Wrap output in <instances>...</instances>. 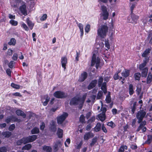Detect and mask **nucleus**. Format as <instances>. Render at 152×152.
I'll return each instance as SVG.
<instances>
[{"label":"nucleus","instance_id":"obj_1","mask_svg":"<svg viewBox=\"0 0 152 152\" xmlns=\"http://www.w3.org/2000/svg\"><path fill=\"white\" fill-rule=\"evenodd\" d=\"M108 27L106 25H103L100 28L97 30V34L101 38H104L106 36V34L108 32Z\"/></svg>","mask_w":152,"mask_h":152},{"label":"nucleus","instance_id":"obj_2","mask_svg":"<svg viewBox=\"0 0 152 152\" xmlns=\"http://www.w3.org/2000/svg\"><path fill=\"white\" fill-rule=\"evenodd\" d=\"M145 110L146 109L140 110L136 114V117L138 120L137 121L138 123H140L145 117L146 113Z\"/></svg>","mask_w":152,"mask_h":152},{"label":"nucleus","instance_id":"obj_3","mask_svg":"<svg viewBox=\"0 0 152 152\" xmlns=\"http://www.w3.org/2000/svg\"><path fill=\"white\" fill-rule=\"evenodd\" d=\"M100 63V59L98 57L96 59V54L93 53L91 58V66H93L96 64L95 67L96 69H98Z\"/></svg>","mask_w":152,"mask_h":152},{"label":"nucleus","instance_id":"obj_4","mask_svg":"<svg viewBox=\"0 0 152 152\" xmlns=\"http://www.w3.org/2000/svg\"><path fill=\"white\" fill-rule=\"evenodd\" d=\"M53 96L58 99H65L68 96L67 93H66L61 91H55L53 94Z\"/></svg>","mask_w":152,"mask_h":152},{"label":"nucleus","instance_id":"obj_5","mask_svg":"<svg viewBox=\"0 0 152 152\" xmlns=\"http://www.w3.org/2000/svg\"><path fill=\"white\" fill-rule=\"evenodd\" d=\"M82 97L75 96L72 98L69 102V104L72 106H77L78 105L82 100Z\"/></svg>","mask_w":152,"mask_h":152},{"label":"nucleus","instance_id":"obj_6","mask_svg":"<svg viewBox=\"0 0 152 152\" xmlns=\"http://www.w3.org/2000/svg\"><path fill=\"white\" fill-rule=\"evenodd\" d=\"M68 116V114L67 113L64 112L61 115L57 117V123L58 124H62Z\"/></svg>","mask_w":152,"mask_h":152},{"label":"nucleus","instance_id":"obj_7","mask_svg":"<svg viewBox=\"0 0 152 152\" xmlns=\"http://www.w3.org/2000/svg\"><path fill=\"white\" fill-rule=\"evenodd\" d=\"M101 10L102 11V16L103 17V19L106 20L108 18L109 14L107 11V7L104 5L101 6Z\"/></svg>","mask_w":152,"mask_h":152},{"label":"nucleus","instance_id":"obj_8","mask_svg":"<svg viewBox=\"0 0 152 152\" xmlns=\"http://www.w3.org/2000/svg\"><path fill=\"white\" fill-rule=\"evenodd\" d=\"M5 121L7 124H8L11 122L12 123L16 121L20 122V120L15 117L12 116L7 117L5 119Z\"/></svg>","mask_w":152,"mask_h":152},{"label":"nucleus","instance_id":"obj_9","mask_svg":"<svg viewBox=\"0 0 152 152\" xmlns=\"http://www.w3.org/2000/svg\"><path fill=\"white\" fill-rule=\"evenodd\" d=\"M25 138L27 143L29 142H33L37 140V135L34 134L25 137Z\"/></svg>","mask_w":152,"mask_h":152},{"label":"nucleus","instance_id":"obj_10","mask_svg":"<svg viewBox=\"0 0 152 152\" xmlns=\"http://www.w3.org/2000/svg\"><path fill=\"white\" fill-rule=\"evenodd\" d=\"M50 97L48 94L44 95L41 99L42 102L44 106H46L50 101Z\"/></svg>","mask_w":152,"mask_h":152},{"label":"nucleus","instance_id":"obj_11","mask_svg":"<svg viewBox=\"0 0 152 152\" xmlns=\"http://www.w3.org/2000/svg\"><path fill=\"white\" fill-rule=\"evenodd\" d=\"M131 17L132 20V22L131 23L134 24H136L137 23V20L139 19V16L135 15L133 12L131 13Z\"/></svg>","mask_w":152,"mask_h":152},{"label":"nucleus","instance_id":"obj_12","mask_svg":"<svg viewBox=\"0 0 152 152\" xmlns=\"http://www.w3.org/2000/svg\"><path fill=\"white\" fill-rule=\"evenodd\" d=\"M61 63L62 67L65 70L66 68V64L67 63V59L66 56L62 57L61 58Z\"/></svg>","mask_w":152,"mask_h":152},{"label":"nucleus","instance_id":"obj_13","mask_svg":"<svg viewBox=\"0 0 152 152\" xmlns=\"http://www.w3.org/2000/svg\"><path fill=\"white\" fill-rule=\"evenodd\" d=\"M97 83V80H94L91 81L87 86V89L90 90L95 87Z\"/></svg>","mask_w":152,"mask_h":152},{"label":"nucleus","instance_id":"obj_14","mask_svg":"<svg viewBox=\"0 0 152 152\" xmlns=\"http://www.w3.org/2000/svg\"><path fill=\"white\" fill-rule=\"evenodd\" d=\"M19 9L21 13L25 16L27 15V11L26 9V5L25 4L22 5L20 7Z\"/></svg>","mask_w":152,"mask_h":152},{"label":"nucleus","instance_id":"obj_15","mask_svg":"<svg viewBox=\"0 0 152 152\" xmlns=\"http://www.w3.org/2000/svg\"><path fill=\"white\" fill-rule=\"evenodd\" d=\"M87 74L86 72H84L82 73L78 80L79 81L82 82L84 81L87 77Z\"/></svg>","mask_w":152,"mask_h":152},{"label":"nucleus","instance_id":"obj_16","mask_svg":"<svg viewBox=\"0 0 152 152\" xmlns=\"http://www.w3.org/2000/svg\"><path fill=\"white\" fill-rule=\"evenodd\" d=\"M94 136V134L91 132H89L85 134L83 137V139L84 140L87 141L90 138L93 137Z\"/></svg>","mask_w":152,"mask_h":152},{"label":"nucleus","instance_id":"obj_17","mask_svg":"<svg viewBox=\"0 0 152 152\" xmlns=\"http://www.w3.org/2000/svg\"><path fill=\"white\" fill-rule=\"evenodd\" d=\"M76 22L80 29L81 33L80 37L81 38H82L84 34L83 26L81 23H79L77 20H76Z\"/></svg>","mask_w":152,"mask_h":152},{"label":"nucleus","instance_id":"obj_18","mask_svg":"<svg viewBox=\"0 0 152 152\" xmlns=\"http://www.w3.org/2000/svg\"><path fill=\"white\" fill-rule=\"evenodd\" d=\"M87 96V94H85L82 96V100L79 103L78 105H79V108L81 110L82 109L85 100L86 99V97Z\"/></svg>","mask_w":152,"mask_h":152},{"label":"nucleus","instance_id":"obj_19","mask_svg":"<svg viewBox=\"0 0 152 152\" xmlns=\"http://www.w3.org/2000/svg\"><path fill=\"white\" fill-rule=\"evenodd\" d=\"M51 124L50 127V130L53 132H55L57 129L56 125V122L53 120L51 121Z\"/></svg>","mask_w":152,"mask_h":152},{"label":"nucleus","instance_id":"obj_20","mask_svg":"<svg viewBox=\"0 0 152 152\" xmlns=\"http://www.w3.org/2000/svg\"><path fill=\"white\" fill-rule=\"evenodd\" d=\"M25 144L27 143L25 137H23L22 138L18 140L16 142V144L17 145H20L22 144Z\"/></svg>","mask_w":152,"mask_h":152},{"label":"nucleus","instance_id":"obj_21","mask_svg":"<svg viewBox=\"0 0 152 152\" xmlns=\"http://www.w3.org/2000/svg\"><path fill=\"white\" fill-rule=\"evenodd\" d=\"M141 70L142 71L141 72L142 77H146L148 72V68L147 67H145L143 69H142Z\"/></svg>","mask_w":152,"mask_h":152},{"label":"nucleus","instance_id":"obj_22","mask_svg":"<svg viewBox=\"0 0 152 152\" xmlns=\"http://www.w3.org/2000/svg\"><path fill=\"white\" fill-rule=\"evenodd\" d=\"M148 61V59L144 60L143 61V62L139 65V68L140 70L141 71L142 69H143L144 68V67L146 66Z\"/></svg>","mask_w":152,"mask_h":152},{"label":"nucleus","instance_id":"obj_23","mask_svg":"<svg viewBox=\"0 0 152 152\" xmlns=\"http://www.w3.org/2000/svg\"><path fill=\"white\" fill-rule=\"evenodd\" d=\"M40 131L39 128L37 127H34L31 131V134H38L39 133Z\"/></svg>","mask_w":152,"mask_h":152},{"label":"nucleus","instance_id":"obj_24","mask_svg":"<svg viewBox=\"0 0 152 152\" xmlns=\"http://www.w3.org/2000/svg\"><path fill=\"white\" fill-rule=\"evenodd\" d=\"M140 124V126H141L143 128V129H142V133H144L146 132L147 129L146 127L144 126L146 125V122L145 120L143 121L142 120Z\"/></svg>","mask_w":152,"mask_h":152},{"label":"nucleus","instance_id":"obj_25","mask_svg":"<svg viewBox=\"0 0 152 152\" xmlns=\"http://www.w3.org/2000/svg\"><path fill=\"white\" fill-rule=\"evenodd\" d=\"M16 113L18 116H22L23 118L26 117V115L24 113V112L20 110H18L16 111Z\"/></svg>","mask_w":152,"mask_h":152},{"label":"nucleus","instance_id":"obj_26","mask_svg":"<svg viewBox=\"0 0 152 152\" xmlns=\"http://www.w3.org/2000/svg\"><path fill=\"white\" fill-rule=\"evenodd\" d=\"M151 48H148L146 49L142 54V56L143 57H147L148 55L150 53L151 50Z\"/></svg>","mask_w":152,"mask_h":152},{"label":"nucleus","instance_id":"obj_27","mask_svg":"<svg viewBox=\"0 0 152 152\" xmlns=\"http://www.w3.org/2000/svg\"><path fill=\"white\" fill-rule=\"evenodd\" d=\"M101 123L99 122H98L94 128V131L96 132L100 131L101 129Z\"/></svg>","mask_w":152,"mask_h":152},{"label":"nucleus","instance_id":"obj_28","mask_svg":"<svg viewBox=\"0 0 152 152\" xmlns=\"http://www.w3.org/2000/svg\"><path fill=\"white\" fill-rule=\"evenodd\" d=\"M152 81V75L151 72H149L147 78L146 83L148 84H150Z\"/></svg>","mask_w":152,"mask_h":152},{"label":"nucleus","instance_id":"obj_29","mask_svg":"<svg viewBox=\"0 0 152 152\" xmlns=\"http://www.w3.org/2000/svg\"><path fill=\"white\" fill-rule=\"evenodd\" d=\"M130 70L128 69H125L124 72L123 71L121 73L122 75L125 78L128 77L130 75Z\"/></svg>","mask_w":152,"mask_h":152},{"label":"nucleus","instance_id":"obj_30","mask_svg":"<svg viewBox=\"0 0 152 152\" xmlns=\"http://www.w3.org/2000/svg\"><path fill=\"white\" fill-rule=\"evenodd\" d=\"M42 149L44 151V152H51L52 151V149L51 147L45 145L43 147Z\"/></svg>","mask_w":152,"mask_h":152},{"label":"nucleus","instance_id":"obj_31","mask_svg":"<svg viewBox=\"0 0 152 152\" xmlns=\"http://www.w3.org/2000/svg\"><path fill=\"white\" fill-rule=\"evenodd\" d=\"M98 117L100 120L102 121H104L106 118L105 114L104 113H100L98 115Z\"/></svg>","mask_w":152,"mask_h":152},{"label":"nucleus","instance_id":"obj_32","mask_svg":"<svg viewBox=\"0 0 152 152\" xmlns=\"http://www.w3.org/2000/svg\"><path fill=\"white\" fill-rule=\"evenodd\" d=\"M58 137L59 138H61L63 137V130L60 128H58L57 133Z\"/></svg>","mask_w":152,"mask_h":152},{"label":"nucleus","instance_id":"obj_33","mask_svg":"<svg viewBox=\"0 0 152 152\" xmlns=\"http://www.w3.org/2000/svg\"><path fill=\"white\" fill-rule=\"evenodd\" d=\"M129 90L130 95H132L134 94V91L133 89V86L132 84H130L129 85Z\"/></svg>","mask_w":152,"mask_h":152},{"label":"nucleus","instance_id":"obj_34","mask_svg":"<svg viewBox=\"0 0 152 152\" xmlns=\"http://www.w3.org/2000/svg\"><path fill=\"white\" fill-rule=\"evenodd\" d=\"M105 101L106 103L108 104L110 103L111 101V99L110 96V92H109L107 95L106 96L105 99Z\"/></svg>","mask_w":152,"mask_h":152},{"label":"nucleus","instance_id":"obj_35","mask_svg":"<svg viewBox=\"0 0 152 152\" xmlns=\"http://www.w3.org/2000/svg\"><path fill=\"white\" fill-rule=\"evenodd\" d=\"M32 145L30 144H28L25 145L22 148V150H29L31 148Z\"/></svg>","mask_w":152,"mask_h":152},{"label":"nucleus","instance_id":"obj_36","mask_svg":"<svg viewBox=\"0 0 152 152\" xmlns=\"http://www.w3.org/2000/svg\"><path fill=\"white\" fill-rule=\"evenodd\" d=\"M137 102H135L133 104V106L132 107L131 109V113L133 114L134 113L136 109Z\"/></svg>","mask_w":152,"mask_h":152},{"label":"nucleus","instance_id":"obj_37","mask_svg":"<svg viewBox=\"0 0 152 152\" xmlns=\"http://www.w3.org/2000/svg\"><path fill=\"white\" fill-rule=\"evenodd\" d=\"M2 134L5 137L8 138L12 135V133L9 131L5 132H2Z\"/></svg>","mask_w":152,"mask_h":152},{"label":"nucleus","instance_id":"obj_38","mask_svg":"<svg viewBox=\"0 0 152 152\" xmlns=\"http://www.w3.org/2000/svg\"><path fill=\"white\" fill-rule=\"evenodd\" d=\"M141 74L140 72H137L135 73L134 75V77L135 80H140L141 77Z\"/></svg>","mask_w":152,"mask_h":152},{"label":"nucleus","instance_id":"obj_39","mask_svg":"<svg viewBox=\"0 0 152 152\" xmlns=\"http://www.w3.org/2000/svg\"><path fill=\"white\" fill-rule=\"evenodd\" d=\"M16 43V40L14 38H12L9 42H8V44L10 45H15Z\"/></svg>","mask_w":152,"mask_h":152},{"label":"nucleus","instance_id":"obj_40","mask_svg":"<svg viewBox=\"0 0 152 152\" xmlns=\"http://www.w3.org/2000/svg\"><path fill=\"white\" fill-rule=\"evenodd\" d=\"M97 138L96 137H94L92 139L91 142L90 144V146L92 147L97 142Z\"/></svg>","mask_w":152,"mask_h":152},{"label":"nucleus","instance_id":"obj_41","mask_svg":"<svg viewBox=\"0 0 152 152\" xmlns=\"http://www.w3.org/2000/svg\"><path fill=\"white\" fill-rule=\"evenodd\" d=\"M103 78L102 76L99 77L98 83V86L99 87H100L103 83Z\"/></svg>","mask_w":152,"mask_h":152},{"label":"nucleus","instance_id":"obj_42","mask_svg":"<svg viewBox=\"0 0 152 152\" xmlns=\"http://www.w3.org/2000/svg\"><path fill=\"white\" fill-rule=\"evenodd\" d=\"M27 24L30 29L32 30L34 26V24L31 20H28L27 21Z\"/></svg>","mask_w":152,"mask_h":152},{"label":"nucleus","instance_id":"obj_43","mask_svg":"<svg viewBox=\"0 0 152 152\" xmlns=\"http://www.w3.org/2000/svg\"><path fill=\"white\" fill-rule=\"evenodd\" d=\"M104 44L105 47L107 49H106V50H107L108 49H109L110 48V45L109 42V40L108 39H105Z\"/></svg>","mask_w":152,"mask_h":152},{"label":"nucleus","instance_id":"obj_44","mask_svg":"<svg viewBox=\"0 0 152 152\" xmlns=\"http://www.w3.org/2000/svg\"><path fill=\"white\" fill-rule=\"evenodd\" d=\"M11 85L12 87L16 89H18L20 88L19 85L15 84L13 83H11Z\"/></svg>","mask_w":152,"mask_h":152},{"label":"nucleus","instance_id":"obj_45","mask_svg":"<svg viewBox=\"0 0 152 152\" xmlns=\"http://www.w3.org/2000/svg\"><path fill=\"white\" fill-rule=\"evenodd\" d=\"M79 121L81 123H84L85 121V117L83 115H80L79 118Z\"/></svg>","mask_w":152,"mask_h":152},{"label":"nucleus","instance_id":"obj_46","mask_svg":"<svg viewBox=\"0 0 152 152\" xmlns=\"http://www.w3.org/2000/svg\"><path fill=\"white\" fill-rule=\"evenodd\" d=\"M90 25L89 24H87L86 25L85 28V31L88 33L90 31Z\"/></svg>","mask_w":152,"mask_h":152},{"label":"nucleus","instance_id":"obj_47","mask_svg":"<svg viewBox=\"0 0 152 152\" xmlns=\"http://www.w3.org/2000/svg\"><path fill=\"white\" fill-rule=\"evenodd\" d=\"M15 64V61H11L9 63L8 66L10 68L12 69L13 67Z\"/></svg>","mask_w":152,"mask_h":152},{"label":"nucleus","instance_id":"obj_48","mask_svg":"<svg viewBox=\"0 0 152 152\" xmlns=\"http://www.w3.org/2000/svg\"><path fill=\"white\" fill-rule=\"evenodd\" d=\"M103 94V92L100 91L98 92L97 94L96 98L97 99H100L102 96Z\"/></svg>","mask_w":152,"mask_h":152},{"label":"nucleus","instance_id":"obj_49","mask_svg":"<svg viewBox=\"0 0 152 152\" xmlns=\"http://www.w3.org/2000/svg\"><path fill=\"white\" fill-rule=\"evenodd\" d=\"M10 23L13 26H16L18 24L17 21L12 20H11L10 21Z\"/></svg>","mask_w":152,"mask_h":152},{"label":"nucleus","instance_id":"obj_50","mask_svg":"<svg viewBox=\"0 0 152 152\" xmlns=\"http://www.w3.org/2000/svg\"><path fill=\"white\" fill-rule=\"evenodd\" d=\"M107 125L108 126H110L112 128H114L115 126V124L112 121H111L110 122H108L107 124Z\"/></svg>","mask_w":152,"mask_h":152},{"label":"nucleus","instance_id":"obj_51","mask_svg":"<svg viewBox=\"0 0 152 152\" xmlns=\"http://www.w3.org/2000/svg\"><path fill=\"white\" fill-rule=\"evenodd\" d=\"M142 91V88L141 87H137L136 89V93L137 95H139L140 94Z\"/></svg>","mask_w":152,"mask_h":152},{"label":"nucleus","instance_id":"obj_52","mask_svg":"<svg viewBox=\"0 0 152 152\" xmlns=\"http://www.w3.org/2000/svg\"><path fill=\"white\" fill-rule=\"evenodd\" d=\"M120 72V71H118L117 72L115 73L113 77L115 80H116L119 78V76L118 74Z\"/></svg>","mask_w":152,"mask_h":152},{"label":"nucleus","instance_id":"obj_53","mask_svg":"<svg viewBox=\"0 0 152 152\" xmlns=\"http://www.w3.org/2000/svg\"><path fill=\"white\" fill-rule=\"evenodd\" d=\"M152 141V135H148L147 136V141L149 143H150Z\"/></svg>","mask_w":152,"mask_h":152},{"label":"nucleus","instance_id":"obj_54","mask_svg":"<svg viewBox=\"0 0 152 152\" xmlns=\"http://www.w3.org/2000/svg\"><path fill=\"white\" fill-rule=\"evenodd\" d=\"M45 127V123L43 122H42L41 123L40 127V130L42 131L43 130Z\"/></svg>","mask_w":152,"mask_h":152},{"label":"nucleus","instance_id":"obj_55","mask_svg":"<svg viewBox=\"0 0 152 152\" xmlns=\"http://www.w3.org/2000/svg\"><path fill=\"white\" fill-rule=\"evenodd\" d=\"M101 87V89L102 90H103L107 89L106 83L105 82H104V83H103Z\"/></svg>","mask_w":152,"mask_h":152},{"label":"nucleus","instance_id":"obj_56","mask_svg":"<svg viewBox=\"0 0 152 152\" xmlns=\"http://www.w3.org/2000/svg\"><path fill=\"white\" fill-rule=\"evenodd\" d=\"M15 125L14 124H12L9 126V130L10 131H12L15 128Z\"/></svg>","mask_w":152,"mask_h":152},{"label":"nucleus","instance_id":"obj_57","mask_svg":"<svg viewBox=\"0 0 152 152\" xmlns=\"http://www.w3.org/2000/svg\"><path fill=\"white\" fill-rule=\"evenodd\" d=\"M60 141H58L57 142V143H56L54 146L53 148L54 150H56V151L58 150V144H61Z\"/></svg>","mask_w":152,"mask_h":152},{"label":"nucleus","instance_id":"obj_58","mask_svg":"<svg viewBox=\"0 0 152 152\" xmlns=\"http://www.w3.org/2000/svg\"><path fill=\"white\" fill-rule=\"evenodd\" d=\"M18 58V55L17 53H15L12 57V60L14 61H16Z\"/></svg>","mask_w":152,"mask_h":152},{"label":"nucleus","instance_id":"obj_59","mask_svg":"<svg viewBox=\"0 0 152 152\" xmlns=\"http://www.w3.org/2000/svg\"><path fill=\"white\" fill-rule=\"evenodd\" d=\"M7 149L4 146L0 147V152H7Z\"/></svg>","mask_w":152,"mask_h":152},{"label":"nucleus","instance_id":"obj_60","mask_svg":"<svg viewBox=\"0 0 152 152\" xmlns=\"http://www.w3.org/2000/svg\"><path fill=\"white\" fill-rule=\"evenodd\" d=\"M21 26L26 31H28V27L24 23H23L22 24Z\"/></svg>","mask_w":152,"mask_h":152},{"label":"nucleus","instance_id":"obj_61","mask_svg":"<svg viewBox=\"0 0 152 152\" xmlns=\"http://www.w3.org/2000/svg\"><path fill=\"white\" fill-rule=\"evenodd\" d=\"M95 116H93L88 121V123H89L90 122L92 123V122H93L95 120Z\"/></svg>","mask_w":152,"mask_h":152},{"label":"nucleus","instance_id":"obj_62","mask_svg":"<svg viewBox=\"0 0 152 152\" xmlns=\"http://www.w3.org/2000/svg\"><path fill=\"white\" fill-rule=\"evenodd\" d=\"M12 95L13 96H15L21 97L22 96V95L20 94V93L18 92L12 93Z\"/></svg>","mask_w":152,"mask_h":152},{"label":"nucleus","instance_id":"obj_63","mask_svg":"<svg viewBox=\"0 0 152 152\" xmlns=\"http://www.w3.org/2000/svg\"><path fill=\"white\" fill-rule=\"evenodd\" d=\"M135 6L136 4L135 3H133L132 4V5L130 7L131 13H132V12H133V10L134 8L135 7Z\"/></svg>","mask_w":152,"mask_h":152},{"label":"nucleus","instance_id":"obj_64","mask_svg":"<svg viewBox=\"0 0 152 152\" xmlns=\"http://www.w3.org/2000/svg\"><path fill=\"white\" fill-rule=\"evenodd\" d=\"M47 17V14H44L42 16L40 20L42 21H44L46 19Z\"/></svg>","mask_w":152,"mask_h":152}]
</instances>
